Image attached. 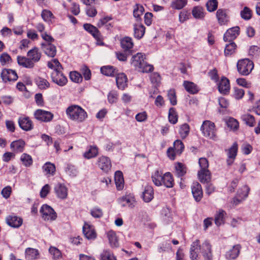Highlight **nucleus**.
<instances>
[{"label": "nucleus", "mask_w": 260, "mask_h": 260, "mask_svg": "<svg viewBox=\"0 0 260 260\" xmlns=\"http://www.w3.org/2000/svg\"><path fill=\"white\" fill-rule=\"evenodd\" d=\"M200 252H201L205 260H211L212 254L211 252V246L207 241L200 245V241L196 240L192 243L190 249V257L192 260H196L198 257Z\"/></svg>", "instance_id": "nucleus-1"}, {"label": "nucleus", "mask_w": 260, "mask_h": 260, "mask_svg": "<svg viewBox=\"0 0 260 260\" xmlns=\"http://www.w3.org/2000/svg\"><path fill=\"white\" fill-rule=\"evenodd\" d=\"M41 53L37 47L30 49L27 52V57L18 56V63L24 68L32 69L35 63L39 61L41 57Z\"/></svg>", "instance_id": "nucleus-2"}, {"label": "nucleus", "mask_w": 260, "mask_h": 260, "mask_svg": "<svg viewBox=\"0 0 260 260\" xmlns=\"http://www.w3.org/2000/svg\"><path fill=\"white\" fill-rule=\"evenodd\" d=\"M145 55L138 53L133 56L131 59V64L139 72L143 73L150 72L153 70V67L145 61Z\"/></svg>", "instance_id": "nucleus-3"}, {"label": "nucleus", "mask_w": 260, "mask_h": 260, "mask_svg": "<svg viewBox=\"0 0 260 260\" xmlns=\"http://www.w3.org/2000/svg\"><path fill=\"white\" fill-rule=\"evenodd\" d=\"M66 114L70 119L79 122L83 121L87 117L85 110L76 105L69 106L66 109Z\"/></svg>", "instance_id": "nucleus-4"}, {"label": "nucleus", "mask_w": 260, "mask_h": 260, "mask_svg": "<svg viewBox=\"0 0 260 260\" xmlns=\"http://www.w3.org/2000/svg\"><path fill=\"white\" fill-rule=\"evenodd\" d=\"M201 131L206 138L213 140L216 139V129L215 125L213 122L209 120L204 121L201 127Z\"/></svg>", "instance_id": "nucleus-5"}, {"label": "nucleus", "mask_w": 260, "mask_h": 260, "mask_svg": "<svg viewBox=\"0 0 260 260\" xmlns=\"http://www.w3.org/2000/svg\"><path fill=\"white\" fill-rule=\"evenodd\" d=\"M199 164L201 170L198 172L199 179L202 183H205L211 179V174L208 169L209 164L208 160L204 157L199 159Z\"/></svg>", "instance_id": "nucleus-6"}, {"label": "nucleus", "mask_w": 260, "mask_h": 260, "mask_svg": "<svg viewBox=\"0 0 260 260\" xmlns=\"http://www.w3.org/2000/svg\"><path fill=\"white\" fill-rule=\"evenodd\" d=\"M254 67L253 62L248 58L239 60L237 63L239 73L243 76L249 75Z\"/></svg>", "instance_id": "nucleus-7"}, {"label": "nucleus", "mask_w": 260, "mask_h": 260, "mask_svg": "<svg viewBox=\"0 0 260 260\" xmlns=\"http://www.w3.org/2000/svg\"><path fill=\"white\" fill-rule=\"evenodd\" d=\"M40 213L45 220L52 221L55 220L57 217V214L53 209L46 204L42 206Z\"/></svg>", "instance_id": "nucleus-8"}, {"label": "nucleus", "mask_w": 260, "mask_h": 260, "mask_svg": "<svg viewBox=\"0 0 260 260\" xmlns=\"http://www.w3.org/2000/svg\"><path fill=\"white\" fill-rule=\"evenodd\" d=\"M84 28L90 33L96 40L97 44L99 45H104V43L102 41V38L98 29L94 26L86 23L83 25Z\"/></svg>", "instance_id": "nucleus-9"}, {"label": "nucleus", "mask_w": 260, "mask_h": 260, "mask_svg": "<svg viewBox=\"0 0 260 260\" xmlns=\"http://www.w3.org/2000/svg\"><path fill=\"white\" fill-rule=\"evenodd\" d=\"M61 70L53 71L51 73V78L53 82L60 86H63L67 84L68 80Z\"/></svg>", "instance_id": "nucleus-10"}, {"label": "nucleus", "mask_w": 260, "mask_h": 260, "mask_svg": "<svg viewBox=\"0 0 260 260\" xmlns=\"http://www.w3.org/2000/svg\"><path fill=\"white\" fill-rule=\"evenodd\" d=\"M218 23L220 25H225L230 20L228 10L225 9H219L216 13Z\"/></svg>", "instance_id": "nucleus-11"}, {"label": "nucleus", "mask_w": 260, "mask_h": 260, "mask_svg": "<svg viewBox=\"0 0 260 260\" xmlns=\"http://www.w3.org/2000/svg\"><path fill=\"white\" fill-rule=\"evenodd\" d=\"M34 115L35 118L38 120L46 122L51 121L53 117V114L52 113L41 109L36 110Z\"/></svg>", "instance_id": "nucleus-12"}, {"label": "nucleus", "mask_w": 260, "mask_h": 260, "mask_svg": "<svg viewBox=\"0 0 260 260\" xmlns=\"http://www.w3.org/2000/svg\"><path fill=\"white\" fill-rule=\"evenodd\" d=\"M1 78L5 82L7 81H16L18 76L16 72L11 69H3L1 73Z\"/></svg>", "instance_id": "nucleus-13"}, {"label": "nucleus", "mask_w": 260, "mask_h": 260, "mask_svg": "<svg viewBox=\"0 0 260 260\" xmlns=\"http://www.w3.org/2000/svg\"><path fill=\"white\" fill-rule=\"evenodd\" d=\"M240 28L238 26L233 27L227 30L223 36L225 42H233L239 35Z\"/></svg>", "instance_id": "nucleus-14"}, {"label": "nucleus", "mask_w": 260, "mask_h": 260, "mask_svg": "<svg viewBox=\"0 0 260 260\" xmlns=\"http://www.w3.org/2000/svg\"><path fill=\"white\" fill-rule=\"evenodd\" d=\"M119 203L122 206H128L133 208L136 204V199L134 195L132 194H126L119 199Z\"/></svg>", "instance_id": "nucleus-15"}, {"label": "nucleus", "mask_w": 260, "mask_h": 260, "mask_svg": "<svg viewBox=\"0 0 260 260\" xmlns=\"http://www.w3.org/2000/svg\"><path fill=\"white\" fill-rule=\"evenodd\" d=\"M54 191L58 198L63 200L67 198L68 188L64 184L57 183L54 187Z\"/></svg>", "instance_id": "nucleus-16"}, {"label": "nucleus", "mask_w": 260, "mask_h": 260, "mask_svg": "<svg viewBox=\"0 0 260 260\" xmlns=\"http://www.w3.org/2000/svg\"><path fill=\"white\" fill-rule=\"evenodd\" d=\"M41 47L44 53L48 56L53 57L56 53V47L50 43H42Z\"/></svg>", "instance_id": "nucleus-17"}, {"label": "nucleus", "mask_w": 260, "mask_h": 260, "mask_svg": "<svg viewBox=\"0 0 260 260\" xmlns=\"http://www.w3.org/2000/svg\"><path fill=\"white\" fill-rule=\"evenodd\" d=\"M191 191L195 200L199 202L203 197V191L201 184L198 182H193L191 186Z\"/></svg>", "instance_id": "nucleus-18"}, {"label": "nucleus", "mask_w": 260, "mask_h": 260, "mask_svg": "<svg viewBox=\"0 0 260 260\" xmlns=\"http://www.w3.org/2000/svg\"><path fill=\"white\" fill-rule=\"evenodd\" d=\"M98 165L99 167L104 172H108L111 167L110 159L106 156L100 157L98 159Z\"/></svg>", "instance_id": "nucleus-19"}, {"label": "nucleus", "mask_w": 260, "mask_h": 260, "mask_svg": "<svg viewBox=\"0 0 260 260\" xmlns=\"http://www.w3.org/2000/svg\"><path fill=\"white\" fill-rule=\"evenodd\" d=\"M219 91L223 94H226L229 92L230 89V81L226 77L221 78L218 85Z\"/></svg>", "instance_id": "nucleus-20"}, {"label": "nucleus", "mask_w": 260, "mask_h": 260, "mask_svg": "<svg viewBox=\"0 0 260 260\" xmlns=\"http://www.w3.org/2000/svg\"><path fill=\"white\" fill-rule=\"evenodd\" d=\"M83 233L85 237L89 240L94 239L96 237V234L93 228L86 223L83 226Z\"/></svg>", "instance_id": "nucleus-21"}, {"label": "nucleus", "mask_w": 260, "mask_h": 260, "mask_svg": "<svg viewBox=\"0 0 260 260\" xmlns=\"http://www.w3.org/2000/svg\"><path fill=\"white\" fill-rule=\"evenodd\" d=\"M145 32V26L141 23L138 22L134 24V36L137 39H141Z\"/></svg>", "instance_id": "nucleus-22"}, {"label": "nucleus", "mask_w": 260, "mask_h": 260, "mask_svg": "<svg viewBox=\"0 0 260 260\" xmlns=\"http://www.w3.org/2000/svg\"><path fill=\"white\" fill-rule=\"evenodd\" d=\"M18 123L20 127L25 131H30L33 128L32 122L28 117L19 118Z\"/></svg>", "instance_id": "nucleus-23"}, {"label": "nucleus", "mask_w": 260, "mask_h": 260, "mask_svg": "<svg viewBox=\"0 0 260 260\" xmlns=\"http://www.w3.org/2000/svg\"><path fill=\"white\" fill-rule=\"evenodd\" d=\"M22 219L16 216H9L6 218L7 223L11 227L17 228L22 224Z\"/></svg>", "instance_id": "nucleus-24"}, {"label": "nucleus", "mask_w": 260, "mask_h": 260, "mask_svg": "<svg viewBox=\"0 0 260 260\" xmlns=\"http://www.w3.org/2000/svg\"><path fill=\"white\" fill-rule=\"evenodd\" d=\"M238 150V145L236 143H234L232 146L229 149L228 155V158L227 159V164L229 166L231 165L237 155Z\"/></svg>", "instance_id": "nucleus-25"}, {"label": "nucleus", "mask_w": 260, "mask_h": 260, "mask_svg": "<svg viewBox=\"0 0 260 260\" xmlns=\"http://www.w3.org/2000/svg\"><path fill=\"white\" fill-rule=\"evenodd\" d=\"M241 246L240 245H234L233 248L225 254V257L228 259H235L239 254Z\"/></svg>", "instance_id": "nucleus-26"}, {"label": "nucleus", "mask_w": 260, "mask_h": 260, "mask_svg": "<svg viewBox=\"0 0 260 260\" xmlns=\"http://www.w3.org/2000/svg\"><path fill=\"white\" fill-rule=\"evenodd\" d=\"M116 84L118 88L124 89L127 86V77L124 73L117 74L116 78Z\"/></svg>", "instance_id": "nucleus-27"}, {"label": "nucleus", "mask_w": 260, "mask_h": 260, "mask_svg": "<svg viewBox=\"0 0 260 260\" xmlns=\"http://www.w3.org/2000/svg\"><path fill=\"white\" fill-rule=\"evenodd\" d=\"M142 197L145 202H150L153 198V189L152 186L147 185L145 186L143 192Z\"/></svg>", "instance_id": "nucleus-28"}, {"label": "nucleus", "mask_w": 260, "mask_h": 260, "mask_svg": "<svg viewBox=\"0 0 260 260\" xmlns=\"http://www.w3.org/2000/svg\"><path fill=\"white\" fill-rule=\"evenodd\" d=\"M152 180L154 184L157 186L162 185L163 178V173L161 171L156 170L152 174Z\"/></svg>", "instance_id": "nucleus-29"}, {"label": "nucleus", "mask_w": 260, "mask_h": 260, "mask_svg": "<svg viewBox=\"0 0 260 260\" xmlns=\"http://www.w3.org/2000/svg\"><path fill=\"white\" fill-rule=\"evenodd\" d=\"M243 189L245 192L243 195H241L240 192L239 191L237 193V196L239 198H234L233 199V203L236 205L241 203L243 200L247 198L248 195V193L250 190L249 188L247 185H244L243 186Z\"/></svg>", "instance_id": "nucleus-30"}, {"label": "nucleus", "mask_w": 260, "mask_h": 260, "mask_svg": "<svg viewBox=\"0 0 260 260\" xmlns=\"http://www.w3.org/2000/svg\"><path fill=\"white\" fill-rule=\"evenodd\" d=\"M115 182L118 190H121L124 186V179L121 171H117L115 173Z\"/></svg>", "instance_id": "nucleus-31"}, {"label": "nucleus", "mask_w": 260, "mask_h": 260, "mask_svg": "<svg viewBox=\"0 0 260 260\" xmlns=\"http://www.w3.org/2000/svg\"><path fill=\"white\" fill-rule=\"evenodd\" d=\"M107 235L111 246L112 248L118 247L119 246V243L116 233L113 231H110L107 233Z\"/></svg>", "instance_id": "nucleus-32"}, {"label": "nucleus", "mask_w": 260, "mask_h": 260, "mask_svg": "<svg viewBox=\"0 0 260 260\" xmlns=\"http://www.w3.org/2000/svg\"><path fill=\"white\" fill-rule=\"evenodd\" d=\"M144 12V8L141 5L137 4L134 7L133 15L136 18L137 22L141 21V16L143 15Z\"/></svg>", "instance_id": "nucleus-33"}, {"label": "nucleus", "mask_w": 260, "mask_h": 260, "mask_svg": "<svg viewBox=\"0 0 260 260\" xmlns=\"http://www.w3.org/2000/svg\"><path fill=\"white\" fill-rule=\"evenodd\" d=\"M226 213L225 211L222 209H219L215 215V223L219 226L224 223L225 216Z\"/></svg>", "instance_id": "nucleus-34"}, {"label": "nucleus", "mask_w": 260, "mask_h": 260, "mask_svg": "<svg viewBox=\"0 0 260 260\" xmlns=\"http://www.w3.org/2000/svg\"><path fill=\"white\" fill-rule=\"evenodd\" d=\"M25 142L22 140L13 141L11 143V148L15 152H21L23 151Z\"/></svg>", "instance_id": "nucleus-35"}, {"label": "nucleus", "mask_w": 260, "mask_h": 260, "mask_svg": "<svg viewBox=\"0 0 260 260\" xmlns=\"http://www.w3.org/2000/svg\"><path fill=\"white\" fill-rule=\"evenodd\" d=\"M162 185L168 188L172 187L174 185V180L170 173L167 172L163 175Z\"/></svg>", "instance_id": "nucleus-36"}, {"label": "nucleus", "mask_w": 260, "mask_h": 260, "mask_svg": "<svg viewBox=\"0 0 260 260\" xmlns=\"http://www.w3.org/2000/svg\"><path fill=\"white\" fill-rule=\"evenodd\" d=\"M25 255L27 260H33L38 257L39 253L36 249L27 248L25 250Z\"/></svg>", "instance_id": "nucleus-37"}, {"label": "nucleus", "mask_w": 260, "mask_h": 260, "mask_svg": "<svg viewBox=\"0 0 260 260\" xmlns=\"http://www.w3.org/2000/svg\"><path fill=\"white\" fill-rule=\"evenodd\" d=\"M36 83L40 89H46L50 86V83L46 79L40 77L36 79Z\"/></svg>", "instance_id": "nucleus-38"}, {"label": "nucleus", "mask_w": 260, "mask_h": 260, "mask_svg": "<svg viewBox=\"0 0 260 260\" xmlns=\"http://www.w3.org/2000/svg\"><path fill=\"white\" fill-rule=\"evenodd\" d=\"M183 86L186 90L190 93L194 94L198 91L197 86L193 82L185 81Z\"/></svg>", "instance_id": "nucleus-39"}, {"label": "nucleus", "mask_w": 260, "mask_h": 260, "mask_svg": "<svg viewBox=\"0 0 260 260\" xmlns=\"http://www.w3.org/2000/svg\"><path fill=\"white\" fill-rule=\"evenodd\" d=\"M168 118L169 122L172 124H175L177 122L178 116L174 108H170Z\"/></svg>", "instance_id": "nucleus-40"}, {"label": "nucleus", "mask_w": 260, "mask_h": 260, "mask_svg": "<svg viewBox=\"0 0 260 260\" xmlns=\"http://www.w3.org/2000/svg\"><path fill=\"white\" fill-rule=\"evenodd\" d=\"M192 14L196 19H202L205 16L204 9L200 6L194 7L192 10Z\"/></svg>", "instance_id": "nucleus-41"}, {"label": "nucleus", "mask_w": 260, "mask_h": 260, "mask_svg": "<svg viewBox=\"0 0 260 260\" xmlns=\"http://www.w3.org/2000/svg\"><path fill=\"white\" fill-rule=\"evenodd\" d=\"M121 46L125 50H128L133 48L134 44L129 37H125L121 41Z\"/></svg>", "instance_id": "nucleus-42"}, {"label": "nucleus", "mask_w": 260, "mask_h": 260, "mask_svg": "<svg viewBox=\"0 0 260 260\" xmlns=\"http://www.w3.org/2000/svg\"><path fill=\"white\" fill-rule=\"evenodd\" d=\"M226 124L228 127L233 131L238 129L239 127V122L235 118L230 117L226 119Z\"/></svg>", "instance_id": "nucleus-43"}, {"label": "nucleus", "mask_w": 260, "mask_h": 260, "mask_svg": "<svg viewBox=\"0 0 260 260\" xmlns=\"http://www.w3.org/2000/svg\"><path fill=\"white\" fill-rule=\"evenodd\" d=\"M101 73L107 76H113L115 74V69L113 66H104L101 68Z\"/></svg>", "instance_id": "nucleus-44"}, {"label": "nucleus", "mask_w": 260, "mask_h": 260, "mask_svg": "<svg viewBox=\"0 0 260 260\" xmlns=\"http://www.w3.org/2000/svg\"><path fill=\"white\" fill-rule=\"evenodd\" d=\"M242 120L248 125L253 126L255 123V119L253 116L249 114H245L241 116Z\"/></svg>", "instance_id": "nucleus-45"}, {"label": "nucleus", "mask_w": 260, "mask_h": 260, "mask_svg": "<svg viewBox=\"0 0 260 260\" xmlns=\"http://www.w3.org/2000/svg\"><path fill=\"white\" fill-rule=\"evenodd\" d=\"M187 3V0H173L171 6L173 9L180 10L183 8Z\"/></svg>", "instance_id": "nucleus-46"}, {"label": "nucleus", "mask_w": 260, "mask_h": 260, "mask_svg": "<svg viewBox=\"0 0 260 260\" xmlns=\"http://www.w3.org/2000/svg\"><path fill=\"white\" fill-rule=\"evenodd\" d=\"M189 126L187 123H184L180 126L179 133L182 139L185 138L189 134Z\"/></svg>", "instance_id": "nucleus-47"}, {"label": "nucleus", "mask_w": 260, "mask_h": 260, "mask_svg": "<svg viewBox=\"0 0 260 260\" xmlns=\"http://www.w3.org/2000/svg\"><path fill=\"white\" fill-rule=\"evenodd\" d=\"M22 164L26 167H30L32 164L31 156L26 153H23L20 157Z\"/></svg>", "instance_id": "nucleus-48"}, {"label": "nucleus", "mask_w": 260, "mask_h": 260, "mask_svg": "<svg viewBox=\"0 0 260 260\" xmlns=\"http://www.w3.org/2000/svg\"><path fill=\"white\" fill-rule=\"evenodd\" d=\"M229 44H227L224 49V54L225 56L231 55L233 54L236 50V45L233 42H230Z\"/></svg>", "instance_id": "nucleus-49"}, {"label": "nucleus", "mask_w": 260, "mask_h": 260, "mask_svg": "<svg viewBox=\"0 0 260 260\" xmlns=\"http://www.w3.org/2000/svg\"><path fill=\"white\" fill-rule=\"evenodd\" d=\"M47 66L49 68L53 69V71H58V70H62V69L61 65L57 59H54L49 61Z\"/></svg>", "instance_id": "nucleus-50"}, {"label": "nucleus", "mask_w": 260, "mask_h": 260, "mask_svg": "<svg viewBox=\"0 0 260 260\" xmlns=\"http://www.w3.org/2000/svg\"><path fill=\"white\" fill-rule=\"evenodd\" d=\"M101 260H117L109 250H105L101 254Z\"/></svg>", "instance_id": "nucleus-51"}, {"label": "nucleus", "mask_w": 260, "mask_h": 260, "mask_svg": "<svg viewBox=\"0 0 260 260\" xmlns=\"http://www.w3.org/2000/svg\"><path fill=\"white\" fill-rule=\"evenodd\" d=\"M98 153V148L95 146H93L90 147V149L87 152L84 153V156L85 158L89 159L96 156Z\"/></svg>", "instance_id": "nucleus-52"}, {"label": "nucleus", "mask_w": 260, "mask_h": 260, "mask_svg": "<svg viewBox=\"0 0 260 260\" xmlns=\"http://www.w3.org/2000/svg\"><path fill=\"white\" fill-rule=\"evenodd\" d=\"M176 172L178 177H182L184 175L186 172V168L184 165L178 162L175 166Z\"/></svg>", "instance_id": "nucleus-53"}, {"label": "nucleus", "mask_w": 260, "mask_h": 260, "mask_svg": "<svg viewBox=\"0 0 260 260\" xmlns=\"http://www.w3.org/2000/svg\"><path fill=\"white\" fill-rule=\"evenodd\" d=\"M71 80L76 83H80L82 81V76L79 73L76 71L71 72L70 74Z\"/></svg>", "instance_id": "nucleus-54"}, {"label": "nucleus", "mask_w": 260, "mask_h": 260, "mask_svg": "<svg viewBox=\"0 0 260 260\" xmlns=\"http://www.w3.org/2000/svg\"><path fill=\"white\" fill-rule=\"evenodd\" d=\"M43 170L47 174L53 175L55 171V167L54 164L47 162L43 166Z\"/></svg>", "instance_id": "nucleus-55"}, {"label": "nucleus", "mask_w": 260, "mask_h": 260, "mask_svg": "<svg viewBox=\"0 0 260 260\" xmlns=\"http://www.w3.org/2000/svg\"><path fill=\"white\" fill-rule=\"evenodd\" d=\"M168 98L172 105L174 106L177 104L176 94L174 89H171L168 91Z\"/></svg>", "instance_id": "nucleus-56"}, {"label": "nucleus", "mask_w": 260, "mask_h": 260, "mask_svg": "<svg viewBox=\"0 0 260 260\" xmlns=\"http://www.w3.org/2000/svg\"><path fill=\"white\" fill-rule=\"evenodd\" d=\"M184 145L179 140H176L174 143V149L177 154H180L184 149Z\"/></svg>", "instance_id": "nucleus-57"}, {"label": "nucleus", "mask_w": 260, "mask_h": 260, "mask_svg": "<svg viewBox=\"0 0 260 260\" xmlns=\"http://www.w3.org/2000/svg\"><path fill=\"white\" fill-rule=\"evenodd\" d=\"M41 16L45 21L48 22L51 21L52 18H53V15L52 12L47 10H43L42 11Z\"/></svg>", "instance_id": "nucleus-58"}, {"label": "nucleus", "mask_w": 260, "mask_h": 260, "mask_svg": "<svg viewBox=\"0 0 260 260\" xmlns=\"http://www.w3.org/2000/svg\"><path fill=\"white\" fill-rule=\"evenodd\" d=\"M218 5V2L217 0H209L206 3L207 9L209 12H213L215 11Z\"/></svg>", "instance_id": "nucleus-59"}, {"label": "nucleus", "mask_w": 260, "mask_h": 260, "mask_svg": "<svg viewBox=\"0 0 260 260\" xmlns=\"http://www.w3.org/2000/svg\"><path fill=\"white\" fill-rule=\"evenodd\" d=\"M12 61L10 56L7 53H3L0 56V62L2 66L9 63Z\"/></svg>", "instance_id": "nucleus-60"}, {"label": "nucleus", "mask_w": 260, "mask_h": 260, "mask_svg": "<svg viewBox=\"0 0 260 260\" xmlns=\"http://www.w3.org/2000/svg\"><path fill=\"white\" fill-rule=\"evenodd\" d=\"M53 259L56 260L61 257L60 251L56 247H51L49 250Z\"/></svg>", "instance_id": "nucleus-61"}, {"label": "nucleus", "mask_w": 260, "mask_h": 260, "mask_svg": "<svg viewBox=\"0 0 260 260\" xmlns=\"http://www.w3.org/2000/svg\"><path fill=\"white\" fill-rule=\"evenodd\" d=\"M241 17L245 20H249L251 17V11L247 7L241 12Z\"/></svg>", "instance_id": "nucleus-62"}, {"label": "nucleus", "mask_w": 260, "mask_h": 260, "mask_svg": "<svg viewBox=\"0 0 260 260\" xmlns=\"http://www.w3.org/2000/svg\"><path fill=\"white\" fill-rule=\"evenodd\" d=\"M150 80L152 84L157 85L160 82L161 78L157 73H153L150 75Z\"/></svg>", "instance_id": "nucleus-63"}, {"label": "nucleus", "mask_w": 260, "mask_h": 260, "mask_svg": "<svg viewBox=\"0 0 260 260\" xmlns=\"http://www.w3.org/2000/svg\"><path fill=\"white\" fill-rule=\"evenodd\" d=\"M66 173L71 177H75L77 174V170L74 166L69 165L66 169Z\"/></svg>", "instance_id": "nucleus-64"}]
</instances>
